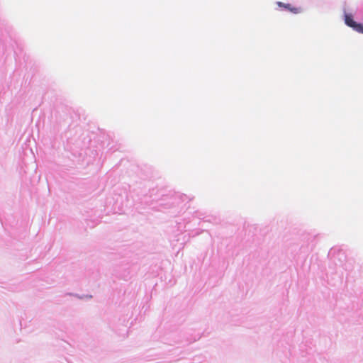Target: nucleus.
<instances>
[{
    "label": "nucleus",
    "mask_w": 363,
    "mask_h": 363,
    "mask_svg": "<svg viewBox=\"0 0 363 363\" xmlns=\"http://www.w3.org/2000/svg\"><path fill=\"white\" fill-rule=\"evenodd\" d=\"M345 23L352 28L354 31L359 33H363V24L354 21L351 14H345Z\"/></svg>",
    "instance_id": "f257e3e1"
},
{
    "label": "nucleus",
    "mask_w": 363,
    "mask_h": 363,
    "mask_svg": "<svg viewBox=\"0 0 363 363\" xmlns=\"http://www.w3.org/2000/svg\"><path fill=\"white\" fill-rule=\"evenodd\" d=\"M277 4L279 6L284 7L286 9L289 10V11H291V13H295V14L299 13L302 11V9L301 7L293 6L290 4H284L282 2H277Z\"/></svg>",
    "instance_id": "f03ea898"
}]
</instances>
